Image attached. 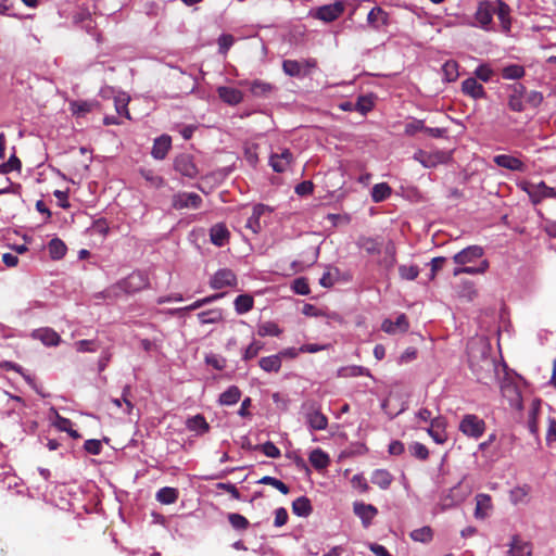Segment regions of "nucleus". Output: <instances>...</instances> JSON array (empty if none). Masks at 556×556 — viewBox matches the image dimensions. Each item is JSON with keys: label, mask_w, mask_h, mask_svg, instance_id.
I'll use <instances>...</instances> for the list:
<instances>
[{"label": "nucleus", "mask_w": 556, "mask_h": 556, "mask_svg": "<svg viewBox=\"0 0 556 556\" xmlns=\"http://www.w3.org/2000/svg\"><path fill=\"white\" fill-rule=\"evenodd\" d=\"M228 521L231 525V527L236 530L243 531L247 530L250 526L249 520L244 516L237 513L229 514Z\"/></svg>", "instance_id": "obj_54"}, {"label": "nucleus", "mask_w": 556, "mask_h": 556, "mask_svg": "<svg viewBox=\"0 0 556 556\" xmlns=\"http://www.w3.org/2000/svg\"><path fill=\"white\" fill-rule=\"evenodd\" d=\"M446 419L442 416L434 417L431 419L430 427L427 429L428 434L438 444H443L447 440V433L445 431Z\"/></svg>", "instance_id": "obj_13"}, {"label": "nucleus", "mask_w": 556, "mask_h": 556, "mask_svg": "<svg viewBox=\"0 0 556 556\" xmlns=\"http://www.w3.org/2000/svg\"><path fill=\"white\" fill-rule=\"evenodd\" d=\"M371 482L382 490H387L393 482V476L387 469H376L370 477Z\"/></svg>", "instance_id": "obj_31"}, {"label": "nucleus", "mask_w": 556, "mask_h": 556, "mask_svg": "<svg viewBox=\"0 0 556 556\" xmlns=\"http://www.w3.org/2000/svg\"><path fill=\"white\" fill-rule=\"evenodd\" d=\"M508 554L509 556H531L532 546L529 542L521 540L519 535H514Z\"/></svg>", "instance_id": "obj_24"}, {"label": "nucleus", "mask_w": 556, "mask_h": 556, "mask_svg": "<svg viewBox=\"0 0 556 556\" xmlns=\"http://www.w3.org/2000/svg\"><path fill=\"white\" fill-rule=\"evenodd\" d=\"M391 192V187L387 182L376 184L371 190V199L375 203H379L388 199Z\"/></svg>", "instance_id": "obj_40"}, {"label": "nucleus", "mask_w": 556, "mask_h": 556, "mask_svg": "<svg viewBox=\"0 0 556 556\" xmlns=\"http://www.w3.org/2000/svg\"><path fill=\"white\" fill-rule=\"evenodd\" d=\"M494 15V1H481L479 2L475 20L476 25L484 30H490Z\"/></svg>", "instance_id": "obj_10"}, {"label": "nucleus", "mask_w": 556, "mask_h": 556, "mask_svg": "<svg viewBox=\"0 0 556 556\" xmlns=\"http://www.w3.org/2000/svg\"><path fill=\"white\" fill-rule=\"evenodd\" d=\"M468 363L478 381H483L495 370L490 356V348L482 340H471L467 344Z\"/></svg>", "instance_id": "obj_1"}, {"label": "nucleus", "mask_w": 556, "mask_h": 556, "mask_svg": "<svg viewBox=\"0 0 556 556\" xmlns=\"http://www.w3.org/2000/svg\"><path fill=\"white\" fill-rule=\"evenodd\" d=\"M484 251L480 245H470L453 256V261L458 265H467L482 257Z\"/></svg>", "instance_id": "obj_15"}, {"label": "nucleus", "mask_w": 556, "mask_h": 556, "mask_svg": "<svg viewBox=\"0 0 556 556\" xmlns=\"http://www.w3.org/2000/svg\"><path fill=\"white\" fill-rule=\"evenodd\" d=\"M281 332L282 331L279 328V326L274 321H265V323L261 324L257 328V334L260 337H267V336L278 337V336H280Z\"/></svg>", "instance_id": "obj_49"}, {"label": "nucleus", "mask_w": 556, "mask_h": 556, "mask_svg": "<svg viewBox=\"0 0 556 556\" xmlns=\"http://www.w3.org/2000/svg\"><path fill=\"white\" fill-rule=\"evenodd\" d=\"M354 514L362 519L363 526L367 528L377 516L378 509L371 504L354 503Z\"/></svg>", "instance_id": "obj_19"}, {"label": "nucleus", "mask_w": 556, "mask_h": 556, "mask_svg": "<svg viewBox=\"0 0 556 556\" xmlns=\"http://www.w3.org/2000/svg\"><path fill=\"white\" fill-rule=\"evenodd\" d=\"M229 230L224 224H216L210 229L211 242L216 247H224L229 240Z\"/></svg>", "instance_id": "obj_23"}, {"label": "nucleus", "mask_w": 556, "mask_h": 556, "mask_svg": "<svg viewBox=\"0 0 556 556\" xmlns=\"http://www.w3.org/2000/svg\"><path fill=\"white\" fill-rule=\"evenodd\" d=\"M312 510L311 501L306 496H300L292 502V513L299 517H307Z\"/></svg>", "instance_id": "obj_33"}, {"label": "nucleus", "mask_w": 556, "mask_h": 556, "mask_svg": "<svg viewBox=\"0 0 556 556\" xmlns=\"http://www.w3.org/2000/svg\"><path fill=\"white\" fill-rule=\"evenodd\" d=\"M276 90L275 85L261 79H255L250 84L251 93L258 98H268Z\"/></svg>", "instance_id": "obj_25"}, {"label": "nucleus", "mask_w": 556, "mask_h": 556, "mask_svg": "<svg viewBox=\"0 0 556 556\" xmlns=\"http://www.w3.org/2000/svg\"><path fill=\"white\" fill-rule=\"evenodd\" d=\"M240 397V389L237 386H231L220 394L219 403L222 405H233L239 402Z\"/></svg>", "instance_id": "obj_38"}, {"label": "nucleus", "mask_w": 556, "mask_h": 556, "mask_svg": "<svg viewBox=\"0 0 556 556\" xmlns=\"http://www.w3.org/2000/svg\"><path fill=\"white\" fill-rule=\"evenodd\" d=\"M374 108V101L369 96H359L355 102V111L366 114Z\"/></svg>", "instance_id": "obj_57"}, {"label": "nucleus", "mask_w": 556, "mask_h": 556, "mask_svg": "<svg viewBox=\"0 0 556 556\" xmlns=\"http://www.w3.org/2000/svg\"><path fill=\"white\" fill-rule=\"evenodd\" d=\"M179 492L175 488L164 486L156 493V500L165 505L174 504L178 500Z\"/></svg>", "instance_id": "obj_37"}, {"label": "nucleus", "mask_w": 556, "mask_h": 556, "mask_svg": "<svg viewBox=\"0 0 556 556\" xmlns=\"http://www.w3.org/2000/svg\"><path fill=\"white\" fill-rule=\"evenodd\" d=\"M266 210L267 206L264 204L254 205L252 214L245 223V227L251 229L254 233H257L261 230L260 218L265 213Z\"/></svg>", "instance_id": "obj_32"}, {"label": "nucleus", "mask_w": 556, "mask_h": 556, "mask_svg": "<svg viewBox=\"0 0 556 556\" xmlns=\"http://www.w3.org/2000/svg\"><path fill=\"white\" fill-rule=\"evenodd\" d=\"M198 318L202 325L216 324L223 319V313L219 308L208 309L198 314Z\"/></svg>", "instance_id": "obj_44"}, {"label": "nucleus", "mask_w": 556, "mask_h": 556, "mask_svg": "<svg viewBox=\"0 0 556 556\" xmlns=\"http://www.w3.org/2000/svg\"><path fill=\"white\" fill-rule=\"evenodd\" d=\"M202 204V198L195 192H177L172 197V206L175 210H197Z\"/></svg>", "instance_id": "obj_9"}, {"label": "nucleus", "mask_w": 556, "mask_h": 556, "mask_svg": "<svg viewBox=\"0 0 556 556\" xmlns=\"http://www.w3.org/2000/svg\"><path fill=\"white\" fill-rule=\"evenodd\" d=\"M409 329V321L405 314H400L395 321L387 318L381 324V330L388 334L405 333Z\"/></svg>", "instance_id": "obj_14"}, {"label": "nucleus", "mask_w": 556, "mask_h": 556, "mask_svg": "<svg viewBox=\"0 0 556 556\" xmlns=\"http://www.w3.org/2000/svg\"><path fill=\"white\" fill-rule=\"evenodd\" d=\"M22 163L16 155H12L8 162L0 165V174H7L13 170H20Z\"/></svg>", "instance_id": "obj_59"}, {"label": "nucleus", "mask_w": 556, "mask_h": 556, "mask_svg": "<svg viewBox=\"0 0 556 556\" xmlns=\"http://www.w3.org/2000/svg\"><path fill=\"white\" fill-rule=\"evenodd\" d=\"M369 371L367 368L363 366H345L341 367L338 370V376L342 378H349V377H358V376H368Z\"/></svg>", "instance_id": "obj_45"}, {"label": "nucleus", "mask_w": 556, "mask_h": 556, "mask_svg": "<svg viewBox=\"0 0 556 556\" xmlns=\"http://www.w3.org/2000/svg\"><path fill=\"white\" fill-rule=\"evenodd\" d=\"M511 88L513 93L508 98V108L514 112H521L523 111L522 96L526 88L521 84H514Z\"/></svg>", "instance_id": "obj_28"}, {"label": "nucleus", "mask_w": 556, "mask_h": 556, "mask_svg": "<svg viewBox=\"0 0 556 556\" xmlns=\"http://www.w3.org/2000/svg\"><path fill=\"white\" fill-rule=\"evenodd\" d=\"M384 256L380 261V265L383 266L387 270H390L396 264V248L392 241H389L384 247Z\"/></svg>", "instance_id": "obj_35"}, {"label": "nucleus", "mask_w": 556, "mask_h": 556, "mask_svg": "<svg viewBox=\"0 0 556 556\" xmlns=\"http://www.w3.org/2000/svg\"><path fill=\"white\" fill-rule=\"evenodd\" d=\"M254 300L249 294H240L235 300V309L238 314H245L253 308Z\"/></svg>", "instance_id": "obj_42"}, {"label": "nucleus", "mask_w": 556, "mask_h": 556, "mask_svg": "<svg viewBox=\"0 0 556 556\" xmlns=\"http://www.w3.org/2000/svg\"><path fill=\"white\" fill-rule=\"evenodd\" d=\"M186 427L189 431L197 432L198 434H204L210 431V425L201 414L188 418Z\"/></svg>", "instance_id": "obj_30"}, {"label": "nucleus", "mask_w": 556, "mask_h": 556, "mask_svg": "<svg viewBox=\"0 0 556 556\" xmlns=\"http://www.w3.org/2000/svg\"><path fill=\"white\" fill-rule=\"evenodd\" d=\"M33 337L40 340L47 346H55L61 341L59 333L51 328H41L35 330Z\"/></svg>", "instance_id": "obj_26"}, {"label": "nucleus", "mask_w": 556, "mask_h": 556, "mask_svg": "<svg viewBox=\"0 0 556 556\" xmlns=\"http://www.w3.org/2000/svg\"><path fill=\"white\" fill-rule=\"evenodd\" d=\"M292 161V153L288 149H283L281 153L270 155L269 164L276 173H283L288 169Z\"/></svg>", "instance_id": "obj_18"}, {"label": "nucleus", "mask_w": 556, "mask_h": 556, "mask_svg": "<svg viewBox=\"0 0 556 556\" xmlns=\"http://www.w3.org/2000/svg\"><path fill=\"white\" fill-rule=\"evenodd\" d=\"M211 288L218 290L226 287H235L237 285V277L231 269L223 268L215 273L211 279Z\"/></svg>", "instance_id": "obj_12"}, {"label": "nucleus", "mask_w": 556, "mask_h": 556, "mask_svg": "<svg viewBox=\"0 0 556 556\" xmlns=\"http://www.w3.org/2000/svg\"><path fill=\"white\" fill-rule=\"evenodd\" d=\"M140 175L153 188L159 189L164 185L163 177L156 175L152 169L141 168Z\"/></svg>", "instance_id": "obj_51"}, {"label": "nucleus", "mask_w": 556, "mask_h": 556, "mask_svg": "<svg viewBox=\"0 0 556 556\" xmlns=\"http://www.w3.org/2000/svg\"><path fill=\"white\" fill-rule=\"evenodd\" d=\"M254 448L262 451L267 457L270 458H278L281 455L280 450L270 441L256 445Z\"/></svg>", "instance_id": "obj_56"}, {"label": "nucleus", "mask_w": 556, "mask_h": 556, "mask_svg": "<svg viewBox=\"0 0 556 556\" xmlns=\"http://www.w3.org/2000/svg\"><path fill=\"white\" fill-rule=\"evenodd\" d=\"M263 348L264 343L262 341L253 340L244 350L242 358L244 361H250L256 357Z\"/></svg>", "instance_id": "obj_55"}, {"label": "nucleus", "mask_w": 556, "mask_h": 556, "mask_svg": "<svg viewBox=\"0 0 556 556\" xmlns=\"http://www.w3.org/2000/svg\"><path fill=\"white\" fill-rule=\"evenodd\" d=\"M501 393L511 408L517 410L522 409L521 392L515 381L508 378L504 379L501 382Z\"/></svg>", "instance_id": "obj_6"}, {"label": "nucleus", "mask_w": 556, "mask_h": 556, "mask_svg": "<svg viewBox=\"0 0 556 556\" xmlns=\"http://www.w3.org/2000/svg\"><path fill=\"white\" fill-rule=\"evenodd\" d=\"M491 509L492 500L489 494L480 493L476 495L475 517L477 519H484Z\"/></svg>", "instance_id": "obj_27"}, {"label": "nucleus", "mask_w": 556, "mask_h": 556, "mask_svg": "<svg viewBox=\"0 0 556 556\" xmlns=\"http://www.w3.org/2000/svg\"><path fill=\"white\" fill-rule=\"evenodd\" d=\"M345 9L343 1H336L331 4H326L317 8L312 15L320 21L330 23L339 18Z\"/></svg>", "instance_id": "obj_8"}, {"label": "nucleus", "mask_w": 556, "mask_h": 556, "mask_svg": "<svg viewBox=\"0 0 556 556\" xmlns=\"http://www.w3.org/2000/svg\"><path fill=\"white\" fill-rule=\"evenodd\" d=\"M258 365L266 372H278L281 368L280 355L275 354L262 357L258 361Z\"/></svg>", "instance_id": "obj_34"}, {"label": "nucleus", "mask_w": 556, "mask_h": 556, "mask_svg": "<svg viewBox=\"0 0 556 556\" xmlns=\"http://www.w3.org/2000/svg\"><path fill=\"white\" fill-rule=\"evenodd\" d=\"M462 92L475 100L486 97L484 87L473 77H469L462 83Z\"/></svg>", "instance_id": "obj_17"}, {"label": "nucleus", "mask_w": 556, "mask_h": 556, "mask_svg": "<svg viewBox=\"0 0 556 556\" xmlns=\"http://www.w3.org/2000/svg\"><path fill=\"white\" fill-rule=\"evenodd\" d=\"M399 274L402 279L415 280L419 275V268L416 265H410V266L401 265L399 267Z\"/></svg>", "instance_id": "obj_58"}, {"label": "nucleus", "mask_w": 556, "mask_h": 556, "mask_svg": "<svg viewBox=\"0 0 556 556\" xmlns=\"http://www.w3.org/2000/svg\"><path fill=\"white\" fill-rule=\"evenodd\" d=\"M521 188L528 193L533 204H538L546 198H556V190L546 186L544 181L540 184L525 181L521 184Z\"/></svg>", "instance_id": "obj_4"}, {"label": "nucleus", "mask_w": 556, "mask_h": 556, "mask_svg": "<svg viewBox=\"0 0 556 556\" xmlns=\"http://www.w3.org/2000/svg\"><path fill=\"white\" fill-rule=\"evenodd\" d=\"M450 154L444 151L426 152L424 150H419L414 154V159L426 168L445 164L450 161Z\"/></svg>", "instance_id": "obj_7"}, {"label": "nucleus", "mask_w": 556, "mask_h": 556, "mask_svg": "<svg viewBox=\"0 0 556 556\" xmlns=\"http://www.w3.org/2000/svg\"><path fill=\"white\" fill-rule=\"evenodd\" d=\"M217 93L229 105H237L243 100V93L237 88L222 86L217 88Z\"/></svg>", "instance_id": "obj_22"}, {"label": "nucleus", "mask_w": 556, "mask_h": 556, "mask_svg": "<svg viewBox=\"0 0 556 556\" xmlns=\"http://www.w3.org/2000/svg\"><path fill=\"white\" fill-rule=\"evenodd\" d=\"M0 367L7 371L12 370L20 374L29 386L34 384V378L26 374L21 365L10 361H3L0 363Z\"/></svg>", "instance_id": "obj_48"}, {"label": "nucleus", "mask_w": 556, "mask_h": 556, "mask_svg": "<svg viewBox=\"0 0 556 556\" xmlns=\"http://www.w3.org/2000/svg\"><path fill=\"white\" fill-rule=\"evenodd\" d=\"M75 348L78 352H96L99 349V344L94 340H79L75 342Z\"/></svg>", "instance_id": "obj_64"}, {"label": "nucleus", "mask_w": 556, "mask_h": 556, "mask_svg": "<svg viewBox=\"0 0 556 556\" xmlns=\"http://www.w3.org/2000/svg\"><path fill=\"white\" fill-rule=\"evenodd\" d=\"M458 63L454 60L446 61L442 66V72L446 81H455L458 76Z\"/></svg>", "instance_id": "obj_47"}, {"label": "nucleus", "mask_w": 556, "mask_h": 556, "mask_svg": "<svg viewBox=\"0 0 556 556\" xmlns=\"http://www.w3.org/2000/svg\"><path fill=\"white\" fill-rule=\"evenodd\" d=\"M459 430L467 437L479 439L485 431V422L477 415L467 414L460 420Z\"/></svg>", "instance_id": "obj_5"}, {"label": "nucleus", "mask_w": 556, "mask_h": 556, "mask_svg": "<svg viewBox=\"0 0 556 556\" xmlns=\"http://www.w3.org/2000/svg\"><path fill=\"white\" fill-rule=\"evenodd\" d=\"M308 459H309L312 466L318 470L325 469L329 465V462H330L329 456L320 448H316V450L312 451Z\"/></svg>", "instance_id": "obj_36"}, {"label": "nucleus", "mask_w": 556, "mask_h": 556, "mask_svg": "<svg viewBox=\"0 0 556 556\" xmlns=\"http://www.w3.org/2000/svg\"><path fill=\"white\" fill-rule=\"evenodd\" d=\"M98 106L96 101H74L71 103L73 114L84 116L85 114L93 111Z\"/></svg>", "instance_id": "obj_41"}, {"label": "nucleus", "mask_w": 556, "mask_h": 556, "mask_svg": "<svg viewBox=\"0 0 556 556\" xmlns=\"http://www.w3.org/2000/svg\"><path fill=\"white\" fill-rule=\"evenodd\" d=\"M409 536L415 542L429 543L433 539V531L429 526L415 529L409 533Z\"/></svg>", "instance_id": "obj_43"}, {"label": "nucleus", "mask_w": 556, "mask_h": 556, "mask_svg": "<svg viewBox=\"0 0 556 556\" xmlns=\"http://www.w3.org/2000/svg\"><path fill=\"white\" fill-rule=\"evenodd\" d=\"M541 412V400H533L528 414L527 426L531 434H539L538 418Z\"/></svg>", "instance_id": "obj_29"}, {"label": "nucleus", "mask_w": 556, "mask_h": 556, "mask_svg": "<svg viewBox=\"0 0 556 556\" xmlns=\"http://www.w3.org/2000/svg\"><path fill=\"white\" fill-rule=\"evenodd\" d=\"M494 163L503 168L513 170V172H526V164L516 156L507 155V154H498L493 159Z\"/></svg>", "instance_id": "obj_16"}, {"label": "nucleus", "mask_w": 556, "mask_h": 556, "mask_svg": "<svg viewBox=\"0 0 556 556\" xmlns=\"http://www.w3.org/2000/svg\"><path fill=\"white\" fill-rule=\"evenodd\" d=\"M475 75L478 79L488 83L493 77L494 72L489 64H481L475 70Z\"/></svg>", "instance_id": "obj_60"}, {"label": "nucleus", "mask_w": 556, "mask_h": 556, "mask_svg": "<svg viewBox=\"0 0 556 556\" xmlns=\"http://www.w3.org/2000/svg\"><path fill=\"white\" fill-rule=\"evenodd\" d=\"M149 277L143 271H134L125 279L104 291V298H117L122 292L130 294L149 287Z\"/></svg>", "instance_id": "obj_2"}, {"label": "nucleus", "mask_w": 556, "mask_h": 556, "mask_svg": "<svg viewBox=\"0 0 556 556\" xmlns=\"http://www.w3.org/2000/svg\"><path fill=\"white\" fill-rule=\"evenodd\" d=\"M172 148V138L167 135H162L154 140L151 155L155 160H164Z\"/></svg>", "instance_id": "obj_21"}, {"label": "nucleus", "mask_w": 556, "mask_h": 556, "mask_svg": "<svg viewBox=\"0 0 556 556\" xmlns=\"http://www.w3.org/2000/svg\"><path fill=\"white\" fill-rule=\"evenodd\" d=\"M409 452L414 457L421 460H426L429 457L428 448L419 442L412 444L409 446Z\"/></svg>", "instance_id": "obj_62"}, {"label": "nucleus", "mask_w": 556, "mask_h": 556, "mask_svg": "<svg viewBox=\"0 0 556 556\" xmlns=\"http://www.w3.org/2000/svg\"><path fill=\"white\" fill-rule=\"evenodd\" d=\"M48 249H49V254H50L51 258H53V260L63 258L67 251L65 243L59 238H53L49 242Z\"/></svg>", "instance_id": "obj_39"}, {"label": "nucleus", "mask_w": 556, "mask_h": 556, "mask_svg": "<svg viewBox=\"0 0 556 556\" xmlns=\"http://www.w3.org/2000/svg\"><path fill=\"white\" fill-rule=\"evenodd\" d=\"M525 68L518 64H510L502 70V77L504 79H519L525 76Z\"/></svg>", "instance_id": "obj_50"}, {"label": "nucleus", "mask_w": 556, "mask_h": 556, "mask_svg": "<svg viewBox=\"0 0 556 556\" xmlns=\"http://www.w3.org/2000/svg\"><path fill=\"white\" fill-rule=\"evenodd\" d=\"M282 71L290 77H304L301 63L296 60H285L282 62Z\"/></svg>", "instance_id": "obj_46"}, {"label": "nucleus", "mask_w": 556, "mask_h": 556, "mask_svg": "<svg viewBox=\"0 0 556 556\" xmlns=\"http://www.w3.org/2000/svg\"><path fill=\"white\" fill-rule=\"evenodd\" d=\"M302 410L308 427L314 431L325 430L328 427V418L321 413L320 405L313 400L302 404Z\"/></svg>", "instance_id": "obj_3"}, {"label": "nucleus", "mask_w": 556, "mask_h": 556, "mask_svg": "<svg viewBox=\"0 0 556 556\" xmlns=\"http://www.w3.org/2000/svg\"><path fill=\"white\" fill-rule=\"evenodd\" d=\"M174 168L180 175L188 178H195L199 174L193 156L188 153H181L175 157Z\"/></svg>", "instance_id": "obj_11"}, {"label": "nucleus", "mask_w": 556, "mask_h": 556, "mask_svg": "<svg viewBox=\"0 0 556 556\" xmlns=\"http://www.w3.org/2000/svg\"><path fill=\"white\" fill-rule=\"evenodd\" d=\"M510 8L507 3L502 0L494 1V14L497 16L501 22L502 29L505 33L510 30L511 20H510Z\"/></svg>", "instance_id": "obj_20"}, {"label": "nucleus", "mask_w": 556, "mask_h": 556, "mask_svg": "<svg viewBox=\"0 0 556 556\" xmlns=\"http://www.w3.org/2000/svg\"><path fill=\"white\" fill-rule=\"evenodd\" d=\"M530 488L528 485L517 486L510 491V500L514 504L522 502L529 494Z\"/></svg>", "instance_id": "obj_63"}, {"label": "nucleus", "mask_w": 556, "mask_h": 556, "mask_svg": "<svg viewBox=\"0 0 556 556\" xmlns=\"http://www.w3.org/2000/svg\"><path fill=\"white\" fill-rule=\"evenodd\" d=\"M338 274L339 270L337 268H334L333 271L332 269H328L327 271H325L319 279L320 286H323L324 288H331L337 280Z\"/></svg>", "instance_id": "obj_61"}, {"label": "nucleus", "mask_w": 556, "mask_h": 556, "mask_svg": "<svg viewBox=\"0 0 556 556\" xmlns=\"http://www.w3.org/2000/svg\"><path fill=\"white\" fill-rule=\"evenodd\" d=\"M388 20V14L379 7L372 8L367 16V21L369 24L374 26H378L379 23L386 24Z\"/></svg>", "instance_id": "obj_52"}, {"label": "nucleus", "mask_w": 556, "mask_h": 556, "mask_svg": "<svg viewBox=\"0 0 556 556\" xmlns=\"http://www.w3.org/2000/svg\"><path fill=\"white\" fill-rule=\"evenodd\" d=\"M258 483L270 485V486L277 489L282 494H288L290 492V488L286 483H283L281 480L277 479L275 477L264 476L263 478H261L258 480Z\"/></svg>", "instance_id": "obj_53"}]
</instances>
